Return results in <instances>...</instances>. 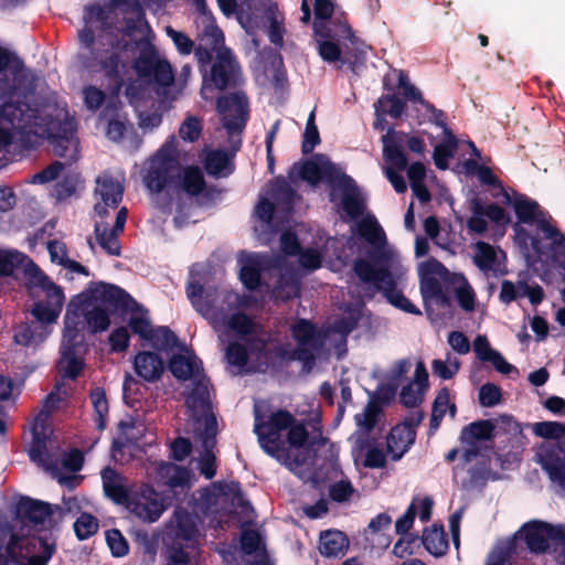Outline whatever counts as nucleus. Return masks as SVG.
Masks as SVG:
<instances>
[{
  "instance_id": "f257e3e1",
  "label": "nucleus",
  "mask_w": 565,
  "mask_h": 565,
  "mask_svg": "<svg viewBox=\"0 0 565 565\" xmlns=\"http://www.w3.org/2000/svg\"><path fill=\"white\" fill-rule=\"evenodd\" d=\"M359 235L365 239L372 249L369 260L362 257L353 262V271L364 284H372L375 290L382 292L385 299L395 308L420 316L422 311L397 289L396 280L390 269L391 256L385 250L386 236L375 217L362 220L359 223Z\"/></svg>"
},
{
  "instance_id": "f03ea898",
  "label": "nucleus",
  "mask_w": 565,
  "mask_h": 565,
  "mask_svg": "<svg viewBox=\"0 0 565 565\" xmlns=\"http://www.w3.org/2000/svg\"><path fill=\"white\" fill-rule=\"evenodd\" d=\"M186 296L192 307L215 330L226 326L241 337L254 332L255 323L248 315L242 311L231 313L244 303V298L237 292L220 290L217 287L204 288L199 281H190L186 286Z\"/></svg>"
},
{
  "instance_id": "7ed1b4c3",
  "label": "nucleus",
  "mask_w": 565,
  "mask_h": 565,
  "mask_svg": "<svg viewBox=\"0 0 565 565\" xmlns=\"http://www.w3.org/2000/svg\"><path fill=\"white\" fill-rule=\"evenodd\" d=\"M291 335L298 347L288 351L284 347L278 345L273 349L266 348L264 340H253L252 351L257 352L258 358H265L267 361L277 359L297 360L302 362L305 367L310 369L316 361V351L322 347V335L317 326L308 319H298L290 328Z\"/></svg>"
},
{
  "instance_id": "20e7f679",
  "label": "nucleus",
  "mask_w": 565,
  "mask_h": 565,
  "mask_svg": "<svg viewBox=\"0 0 565 565\" xmlns=\"http://www.w3.org/2000/svg\"><path fill=\"white\" fill-rule=\"evenodd\" d=\"M514 209L519 223L533 224L544 234V238L552 241V248L555 252L565 250V234L551 223V215L543 211L540 204L525 194L514 193L511 195V204Z\"/></svg>"
},
{
  "instance_id": "39448f33",
  "label": "nucleus",
  "mask_w": 565,
  "mask_h": 565,
  "mask_svg": "<svg viewBox=\"0 0 565 565\" xmlns=\"http://www.w3.org/2000/svg\"><path fill=\"white\" fill-rule=\"evenodd\" d=\"M203 83L217 90L234 89L244 83L243 70L231 49H223L214 55L210 71H204Z\"/></svg>"
},
{
  "instance_id": "423d86ee",
  "label": "nucleus",
  "mask_w": 565,
  "mask_h": 565,
  "mask_svg": "<svg viewBox=\"0 0 565 565\" xmlns=\"http://www.w3.org/2000/svg\"><path fill=\"white\" fill-rule=\"evenodd\" d=\"M341 173V169L327 156L318 153L312 159L295 162L288 170V179L292 183L303 180L311 184H317L323 180L334 189L335 181Z\"/></svg>"
},
{
  "instance_id": "0eeeda50",
  "label": "nucleus",
  "mask_w": 565,
  "mask_h": 565,
  "mask_svg": "<svg viewBox=\"0 0 565 565\" xmlns=\"http://www.w3.org/2000/svg\"><path fill=\"white\" fill-rule=\"evenodd\" d=\"M169 142L151 160L149 169L143 177L146 188L151 193H161L166 189L177 188L180 179V169L177 159L167 153Z\"/></svg>"
},
{
  "instance_id": "6e6552de",
  "label": "nucleus",
  "mask_w": 565,
  "mask_h": 565,
  "mask_svg": "<svg viewBox=\"0 0 565 565\" xmlns=\"http://www.w3.org/2000/svg\"><path fill=\"white\" fill-rule=\"evenodd\" d=\"M77 126L73 118L53 120L47 128V140L56 157L63 158L72 166L78 160Z\"/></svg>"
},
{
  "instance_id": "1a4fd4ad",
  "label": "nucleus",
  "mask_w": 565,
  "mask_h": 565,
  "mask_svg": "<svg viewBox=\"0 0 565 565\" xmlns=\"http://www.w3.org/2000/svg\"><path fill=\"white\" fill-rule=\"evenodd\" d=\"M33 284L45 292V299L33 303L32 315L35 318L34 322H36V324H51L56 322L65 301L63 289L53 282L44 273L38 276L33 280Z\"/></svg>"
},
{
  "instance_id": "9d476101",
  "label": "nucleus",
  "mask_w": 565,
  "mask_h": 565,
  "mask_svg": "<svg viewBox=\"0 0 565 565\" xmlns=\"http://www.w3.org/2000/svg\"><path fill=\"white\" fill-rule=\"evenodd\" d=\"M134 68L140 78L161 87H169L174 82L170 63L159 58L156 47L151 44L140 52L134 63Z\"/></svg>"
},
{
  "instance_id": "9b49d317",
  "label": "nucleus",
  "mask_w": 565,
  "mask_h": 565,
  "mask_svg": "<svg viewBox=\"0 0 565 565\" xmlns=\"http://www.w3.org/2000/svg\"><path fill=\"white\" fill-rule=\"evenodd\" d=\"M216 110L222 115V126L230 136L243 132L249 118L248 100L244 93L218 97Z\"/></svg>"
},
{
  "instance_id": "f8f14e48",
  "label": "nucleus",
  "mask_w": 565,
  "mask_h": 565,
  "mask_svg": "<svg viewBox=\"0 0 565 565\" xmlns=\"http://www.w3.org/2000/svg\"><path fill=\"white\" fill-rule=\"evenodd\" d=\"M397 135H402V131H395L393 128L387 130V134L382 136L383 142V157L390 164L385 170L386 178L393 185L397 193H404L407 190L406 182L398 173L407 168V157L402 150Z\"/></svg>"
},
{
  "instance_id": "ddd939ff",
  "label": "nucleus",
  "mask_w": 565,
  "mask_h": 565,
  "mask_svg": "<svg viewBox=\"0 0 565 565\" xmlns=\"http://www.w3.org/2000/svg\"><path fill=\"white\" fill-rule=\"evenodd\" d=\"M90 301H99L114 311L127 313L140 309V303L119 286L107 282H93L87 289Z\"/></svg>"
},
{
  "instance_id": "4468645a",
  "label": "nucleus",
  "mask_w": 565,
  "mask_h": 565,
  "mask_svg": "<svg viewBox=\"0 0 565 565\" xmlns=\"http://www.w3.org/2000/svg\"><path fill=\"white\" fill-rule=\"evenodd\" d=\"M238 279L248 291L259 290L265 286L263 275L270 268V259L260 253L242 252L237 258Z\"/></svg>"
},
{
  "instance_id": "2eb2a0df",
  "label": "nucleus",
  "mask_w": 565,
  "mask_h": 565,
  "mask_svg": "<svg viewBox=\"0 0 565 565\" xmlns=\"http://www.w3.org/2000/svg\"><path fill=\"white\" fill-rule=\"evenodd\" d=\"M210 388V380L202 375L194 380L193 387L185 397V405L199 425L198 428H206L210 417L216 419L213 413Z\"/></svg>"
},
{
  "instance_id": "dca6fc26",
  "label": "nucleus",
  "mask_w": 565,
  "mask_h": 565,
  "mask_svg": "<svg viewBox=\"0 0 565 565\" xmlns=\"http://www.w3.org/2000/svg\"><path fill=\"white\" fill-rule=\"evenodd\" d=\"M82 66L90 73L103 72L111 82L110 95L117 97L124 79L119 73V56L115 52H107L106 56H99V53L90 51L89 53L79 54Z\"/></svg>"
},
{
  "instance_id": "f3484780",
  "label": "nucleus",
  "mask_w": 565,
  "mask_h": 565,
  "mask_svg": "<svg viewBox=\"0 0 565 565\" xmlns=\"http://www.w3.org/2000/svg\"><path fill=\"white\" fill-rule=\"evenodd\" d=\"M92 306L86 290L74 296L66 306L62 341H84L86 308Z\"/></svg>"
},
{
  "instance_id": "a211bd4d",
  "label": "nucleus",
  "mask_w": 565,
  "mask_h": 565,
  "mask_svg": "<svg viewBox=\"0 0 565 565\" xmlns=\"http://www.w3.org/2000/svg\"><path fill=\"white\" fill-rule=\"evenodd\" d=\"M14 516L22 524H43L49 522L51 527L58 525L54 518L53 504L30 497H21L15 504Z\"/></svg>"
},
{
  "instance_id": "6ab92c4d",
  "label": "nucleus",
  "mask_w": 565,
  "mask_h": 565,
  "mask_svg": "<svg viewBox=\"0 0 565 565\" xmlns=\"http://www.w3.org/2000/svg\"><path fill=\"white\" fill-rule=\"evenodd\" d=\"M441 270L447 271L445 266L436 259L425 263L422 267L419 288L425 301L435 300L438 306L447 308L451 305V298L444 290L441 282L433 276V274H439Z\"/></svg>"
},
{
  "instance_id": "aec40b11",
  "label": "nucleus",
  "mask_w": 565,
  "mask_h": 565,
  "mask_svg": "<svg viewBox=\"0 0 565 565\" xmlns=\"http://www.w3.org/2000/svg\"><path fill=\"white\" fill-rule=\"evenodd\" d=\"M20 270L32 281L43 273L26 254L14 248L0 247V277H13Z\"/></svg>"
},
{
  "instance_id": "412c9836",
  "label": "nucleus",
  "mask_w": 565,
  "mask_h": 565,
  "mask_svg": "<svg viewBox=\"0 0 565 565\" xmlns=\"http://www.w3.org/2000/svg\"><path fill=\"white\" fill-rule=\"evenodd\" d=\"M536 462L552 482L565 490V450L562 446H542L536 452Z\"/></svg>"
},
{
  "instance_id": "4be33fe9",
  "label": "nucleus",
  "mask_w": 565,
  "mask_h": 565,
  "mask_svg": "<svg viewBox=\"0 0 565 565\" xmlns=\"http://www.w3.org/2000/svg\"><path fill=\"white\" fill-rule=\"evenodd\" d=\"M196 435L204 449L199 459L198 469L205 479L211 480L216 475V458L213 449L216 445L217 420L210 417L206 428H196Z\"/></svg>"
},
{
  "instance_id": "5701e85b",
  "label": "nucleus",
  "mask_w": 565,
  "mask_h": 565,
  "mask_svg": "<svg viewBox=\"0 0 565 565\" xmlns=\"http://www.w3.org/2000/svg\"><path fill=\"white\" fill-rule=\"evenodd\" d=\"M128 509L134 515L143 522L152 523L159 520L166 510V507L159 493H157L152 488H148L132 497Z\"/></svg>"
},
{
  "instance_id": "b1692460",
  "label": "nucleus",
  "mask_w": 565,
  "mask_h": 565,
  "mask_svg": "<svg viewBox=\"0 0 565 565\" xmlns=\"http://www.w3.org/2000/svg\"><path fill=\"white\" fill-rule=\"evenodd\" d=\"M96 193L102 202L95 204L94 210L102 218L108 215L107 207L117 209L124 195V185L113 175L105 173L96 179Z\"/></svg>"
},
{
  "instance_id": "393cba45",
  "label": "nucleus",
  "mask_w": 565,
  "mask_h": 565,
  "mask_svg": "<svg viewBox=\"0 0 565 565\" xmlns=\"http://www.w3.org/2000/svg\"><path fill=\"white\" fill-rule=\"evenodd\" d=\"M335 188L342 191L341 206L351 218L356 220L363 215L366 203L354 179L342 172L335 181Z\"/></svg>"
},
{
  "instance_id": "a878e982",
  "label": "nucleus",
  "mask_w": 565,
  "mask_h": 565,
  "mask_svg": "<svg viewBox=\"0 0 565 565\" xmlns=\"http://www.w3.org/2000/svg\"><path fill=\"white\" fill-rule=\"evenodd\" d=\"M84 341H61L58 369L63 377L76 380L85 367V360L81 355Z\"/></svg>"
},
{
  "instance_id": "bb28decb",
  "label": "nucleus",
  "mask_w": 565,
  "mask_h": 565,
  "mask_svg": "<svg viewBox=\"0 0 565 565\" xmlns=\"http://www.w3.org/2000/svg\"><path fill=\"white\" fill-rule=\"evenodd\" d=\"M120 109L117 97H110L99 114V120L107 121L106 136L113 141H120L127 131L128 120L121 117Z\"/></svg>"
},
{
  "instance_id": "cd10ccee",
  "label": "nucleus",
  "mask_w": 565,
  "mask_h": 565,
  "mask_svg": "<svg viewBox=\"0 0 565 565\" xmlns=\"http://www.w3.org/2000/svg\"><path fill=\"white\" fill-rule=\"evenodd\" d=\"M46 423L42 419H35L32 428V441L29 449V457L34 463L50 469L54 462L47 450Z\"/></svg>"
},
{
  "instance_id": "c85d7f7f",
  "label": "nucleus",
  "mask_w": 565,
  "mask_h": 565,
  "mask_svg": "<svg viewBox=\"0 0 565 565\" xmlns=\"http://www.w3.org/2000/svg\"><path fill=\"white\" fill-rule=\"evenodd\" d=\"M102 479L105 495L114 503L128 508L132 497L125 484V479L110 467L102 471Z\"/></svg>"
},
{
  "instance_id": "c756f323",
  "label": "nucleus",
  "mask_w": 565,
  "mask_h": 565,
  "mask_svg": "<svg viewBox=\"0 0 565 565\" xmlns=\"http://www.w3.org/2000/svg\"><path fill=\"white\" fill-rule=\"evenodd\" d=\"M416 430L403 424L395 425L387 436V451L394 461L399 460L413 446Z\"/></svg>"
},
{
  "instance_id": "7c9ffc66",
  "label": "nucleus",
  "mask_w": 565,
  "mask_h": 565,
  "mask_svg": "<svg viewBox=\"0 0 565 565\" xmlns=\"http://www.w3.org/2000/svg\"><path fill=\"white\" fill-rule=\"evenodd\" d=\"M313 32L317 40H350L354 36L350 24L342 15L324 21H315Z\"/></svg>"
},
{
  "instance_id": "2f4dec72",
  "label": "nucleus",
  "mask_w": 565,
  "mask_h": 565,
  "mask_svg": "<svg viewBox=\"0 0 565 565\" xmlns=\"http://www.w3.org/2000/svg\"><path fill=\"white\" fill-rule=\"evenodd\" d=\"M135 371L138 376L147 382H154L163 373L164 364L161 356L156 352H139L134 361Z\"/></svg>"
},
{
  "instance_id": "473e14b6",
  "label": "nucleus",
  "mask_w": 565,
  "mask_h": 565,
  "mask_svg": "<svg viewBox=\"0 0 565 565\" xmlns=\"http://www.w3.org/2000/svg\"><path fill=\"white\" fill-rule=\"evenodd\" d=\"M206 173L214 178H226L235 170L232 157L221 149L210 150L203 160Z\"/></svg>"
},
{
  "instance_id": "72a5a7b5",
  "label": "nucleus",
  "mask_w": 565,
  "mask_h": 565,
  "mask_svg": "<svg viewBox=\"0 0 565 565\" xmlns=\"http://www.w3.org/2000/svg\"><path fill=\"white\" fill-rule=\"evenodd\" d=\"M522 533L527 548L535 554L548 548L546 522L531 521L522 526Z\"/></svg>"
},
{
  "instance_id": "f704fd0d",
  "label": "nucleus",
  "mask_w": 565,
  "mask_h": 565,
  "mask_svg": "<svg viewBox=\"0 0 565 565\" xmlns=\"http://www.w3.org/2000/svg\"><path fill=\"white\" fill-rule=\"evenodd\" d=\"M269 195L278 209L289 212L294 207L296 191L290 185V180L282 175L274 178L269 183Z\"/></svg>"
},
{
  "instance_id": "c9c22d12",
  "label": "nucleus",
  "mask_w": 565,
  "mask_h": 565,
  "mask_svg": "<svg viewBox=\"0 0 565 565\" xmlns=\"http://www.w3.org/2000/svg\"><path fill=\"white\" fill-rule=\"evenodd\" d=\"M495 426L490 419H480L465 426L460 433L461 444L475 446L480 440H491Z\"/></svg>"
},
{
  "instance_id": "e433bc0d",
  "label": "nucleus",
  "mask_w": 565,
  "mask_h": 565,
  "mask_svg": "<svg viewBox=\"0 0 565 565\" xmlns=\"http://www.w3.org/2000/svg\"><path fill=\"white\" fill-rule=\"evenodd\" d=\"M175 526L170 539L185 541L186 543H196V524L192 515L185 509H175L173 512Z\"/></svg>"
},
{
  "instance_id": "4c0bfd02",
  "label": "nucleus",
  "mask_w": 565,
  "mask_h": 565,
  "mask_svg": "<svg viewBox=\"0 0 565 565\" xmlns=\"http://www.w3.org/2000/svg\"><path fill=\"white\" fill-rule=\"evenodd\" d=\"M420 543L428 553L438 557L446 554L448 541L443 525L433 524L431 527L424 530L420 536Z\"/></svg>"
},
{
  "instance_id": "58836bf2",
  "label": "nucleus",
  "mask_w": 565,
  "mask_h": 565,
  "mask_svg": "<svg viewBox=\"0 0 565 565\" xmlns=\"http://www.w3.org/2000/svg\"><path fill=\"white\" fill-rule=\"evenodd\" d=\"M349 546L347 535L339 530H328L320 534V553L327 557L343 554Z\"/></svg>"
},
{
  "instance_id": "ea45409f",
  "label": "nucleus",
  "mask_w": 565,
  "mask_h": 565,
  "mask_svg": "<svg viewBox=\"0 0 565 565\" xmlns=\"http://www.w3.org/2000/svg\"><path fill=\"white\" fill-rule=\"evenodd\" d=\"M24 543L26 547L32 546L39 550L38 553L28 557L26 565H46L56 551L55 541L50 542L47 537L43 536H32L25 541L23 540L21 545Z\"/></svg>"
},
{
  "instance_id": "a19ab883",
  "label": "nucleus",
  "mask_w": 565,
  "mask_h": 565,
  "mask_svg": "<svg viewBox=\"0 0 565 565\" xmlns=\"http://www.w3.org/2000/svg\"><path fill=\"white\" fill-rule=\"evenodd\" d=\"M178 186L191 196L200 195L205 188V180L202 171L196 166L186 167L183 170L182 178L178 181Z\"/></svg>"
},
{
  "instance_id": "79ce46f5",
  "label": "nucleus",
  "mask_w": 565,
  "mask_h": 565,
  "mask_svg": "<svg viewBox=\"0 0 565 565\" xmlns=\"http://www.w3.org/2000/svg\"><path fill=\"white\" fill-rule=\"evenodd\" d=\"M95 236L99 246L111 256H119L121 246L118 239L120 232H115L114 228H108L107 223L95 224Z\"/></svg>"
},
{
  "instance_id": "37998d69",
  "label": "nucleus",
  "mask_w": 565,
  "mask_h": 565,
  "mask_svg": "<svg viewBox=\"0 0 565 565\" xmlns=\"http://www.w3.org/2000/svg\"><path fill=\"white\" fill-rule=\"evenodd\" d=\"M194 547L195 543L170 539V542H166L168 565H189L191 555L188 550Z\"/></svg>"
},
{
  "instance_id": "c03bdc74",
  "label": "nucleus",
  "mask_w": 565,
  "mask_h": 565,
  "mask_svg": "<svg viewBox=\"0 0 565 565\" xmlns=\"http://www.w3.org/2000/svg\"><path fill=\"white\" fill-rule=\"evenodd\" d=\"M169 370L175 379L186 381L198 372V362L195 356L174 354L169 361Z\"/></svg>"
},
{
  "instance_id": "a18cd8bd",
  "label": "nucleus",
  "mask_w": 565,
  "mask_h": 565,
  "mask_svg": "<svg viewBox=\"0 0 565 565\" xmlns=\"http://www.w3.org/2000/svg\"><path fill=\"white\" fill-rule=\"evenodd\" d=\"M457 147V137L451 132V130H447L446 139L434 148L433 158L437 169H448V161L454 157Z\"/></svg>"
},
{
  "instance_id": "49530a36",
  "label": "nucleus",
  "mask_w": 565,
  "mask_h": 565,
  "mask_svg": "<svg viewBox=\"0 0 565 565\" xmlns=\"http://www.w3.org/2000/svg\"><path fill=\"white\" fill-rule=\"evenodd\" d=\"M143 340L158 351L172 350L178 344V337L166 326L152 328Z\"/></svg>"
},
{
  "instance_id": "de8ad7c7",
  "label": "nucleus",
  "mask_w": 565,
  "mask_h": 565,
  "mask_svg": "<svg viewBox=\"0 0 565 565\" xmlns=\"http://www.w3.org/2000/svg\"><path fill=\"white\" fill-rule=\"evenodd\" d=\"M110 326V317L108 311L100 307L94 306L86 308L85 327L89 333L96 334L106 331Z\"/></svg>"
},
{
  "instance_id": "09e8293b",
  "label": "nucleus",
  "mask_w": 565,
  "mask_h": 565,
  "mask_svg": "<svg viewBox=\"0 0 565 565\" xmlns=\"http://www.w3.org/2000/svg\"><path fill=\"white\" fill-rule=\"evenodd\" d=\"M468 477L461 481L465 490L482 489L490 475V466L487 461H480L467 470Z\"/></svg>"
},
{
  "instance_id": "8fccbe9b",
  "label": "nucleus",
  "mask_w": 565,
  "mask_h": 565,
  "mask_svg": "<svg viewBox=\"0 0 565 565\" xmlns=\"http://www.w3.org/2000/svg\"><path fill=\"white\" fill-rule=\"evenodd\" d=\"M471 211L473 214H483L495 224L505 225L510 222V217L503 207L495 203L484 205L478 196L471 200Z\"/></svg>"
},
{
  "instance_id": "3c124183",
  "label": "nucleus",
  "mask_w": 565,
  "mask_h": 565,
  "mask_svg": "<svg viewBox=\"0 0 565 565\" xmlns=\"http://www.w3.org/2000/svg\"><path fill=\"white\" fill-rule=\"evenodd\" d=\"M89 397L95 412L94 420L96 428L98 430H104L107 425V415L109 411L105 390L102 387H96L90 392Z\"/></svg>"
},
{
  "instance_id": "603ef678",
  "label": "nucleus",
  "mask_w": 565,
  "mask_h": 565,
  "mask_svg": "<svg viewBox=\"0 0 565 565\" xmlns=\"http://www.w3.org/2000/svg\"><path fill=\"white\" fill-rule=\"evenodd\" d=\"M376 116L390 115L392 118H401L403 115L406 104L395 94L383 95L374 104Z\"/></svg>"
},
{
  "instance_id": "864d4df0",
  "label": "nucleus",
  "mask_w": 565,
  "mask_h": 565,
  "mask_svg": "<svg viewBox=\"0 0 565 565\" xmlns=\"http://www.w3.org/2000/svg\"><path fill=\"white\" fill-rule=\"evenodd\" d=\"M98 529V519L87 512H82L73 524V530L78 541H85L94 536Z\"/></svg>"
},
{
  "instance_id": "5fc2aeb1",
  "label": "nucleus",
  "mask_w": 565,
  "mask_h": 565,
  "mask_svg": "<svg viewBox=\"0 0 565 565\" xmlns=\"http://www.w3.org/2000/svg\"><path fill=\"white\" fill-rule=\"evenodd\" d=\"M275 297L288 301L300 296V282L294 275H280L277 287L274 290Z\"/></svg>"
},
{
  "instance_id": "6e6d98bb",
  "label": "nucleus",
  "mask_w": 565,
  "mask_h": 565,
  "mask_svg": "<svg viewBox=\"0 0 565 565\" xmlns=\"http://www.w3.org/2000/svg\"><path fill=\"white\" fill-rule=\"evenodd\" d=\"M476 266L484 271L494 268L497 262V253L492 245L486 242H478L476 244V255L473 257Z\"/></svg>"
},
{
  "instance_id": "4d7b16f0",
  "label": "nucleus",
  "mask_w": 565,
  "mask_h": 565,
  "mask_svg": "<svg viewBox=\"0 0 565 565\" xmlns=\"http://www.w3.org/2000/svg\"><path fill=\"white\" fill-rule=\"evenodd\" d=\"M135 17L127 18L125 21V34L131 36L135 32L151 31L146 19V12L141 4L136 0L131 7Z\"/></svg>"
},
{
  "instance_id": "13d9d810",
  "label": "nucleus",
  "mask_w": 565,
  "mask_h": 565,
  "mask_svg": "<svg viewBox=\"0 0 565 565\" xmlns=\"http://www.w3.org/2000/svg\"><path fill=\"white\" fill-rule=\"evenodd\" d=\"M129 312L131 316L128 320V327L132 333L138 334L143 340L152 329L148 310L140 303L139 310Z\"/></svg>"
},
{
  "instance_id": "bf43d9fd",
  "label": "nucleus",
  "mask_w": 565,
  "mask_h": 565,
  "mask_svg": "<svg viewBox=\"0 0 565 565\" xmlns=\"http://www.w3.org/2000/svg\"><path fill=\"white\" fill-rule=\"evenodd\" d=\"M225 360L231 366L243 370L249 360V351L245 344L237 341L230 342L225 350Z\"/></svg>"
},
{
  "instance_id": "052dcab7",
  "label": "nucleus",
  "mask_w": 565,
  "mask_h": 565,
  "mask_svg": "<svg viewBox=\"0 0 565 565\" xmlns=\"http://www.w3.org/2000/svg\"><path fill=\"white\" fill-rule=\"evenodd\" d=\"M422 547L420 536L416 533L403 534L394 544L393 554L398 558H404L417 553Z\"/></svg>"
},
{
  "instance_id": "680f3d73",
  "label": "nucleus",
  "mask_w": 565,
  "mask_h": 565,
  "mask_svg": "<svg viewBox=\"0 0 565 565\" xmlns=\"http://www.w3.org/2000/svg\"><path fill=\"white\" fill-rule=\"evenodd\" d=\"M381 412V406L375 401H370L364 411L355 415L356 425L366 434L371 433L376 426Z\"/></svg>"
},
{
  "instance_id": "e2e57ef3",
  "label": "nucleus",
  "mask_w": 565,
  "mask_h": 565,
  "mask_svg": "<svg viewBox=\"0 0 565 565\" xmlns=\"http://www.w3.org/2000/svg\"><path fill=\"white\" fill-rule=\"evenodd\" d=\"M320 142L321 139L318 127L316 125V115L315 110H312L307 119L301 143V152L303 154H310Z\"/></svg>"
},
{
  "instance_id": "0e129e2a",
  "label": "nucleus",
  "mask_w": 565,
  "mask_h": 565,
  "mask_svg": "<svg viewBox=\"0 0 565 565\" xmlns=\"http://www.w3.org/2000/svg\"><path fill=\"white\" fill-rule=\"evenodd\" d=\"M295 422L296 418L290 412L286 409H278L269 416L267 422L262 423L260 426L279 434L282 430L288 429Z\"/></svg>"
},
{
  "instance_id": "69168bd1",
  "label": "nucleus",
  "mask_w": 565,
  "mask_h": 565,
  "mask_svg": "<svg viewBox=\"0 0 565 565\" xmlns=\"http://www.w3.org/2000/svg\"><path fill=\"white\" fill-rule=\"evenodd\" d=\"M264 429L265 428L260 426V424H255L254 431L258 437L260 447L264 449L266 454L274 457L280 450L279 434H276L275 431H270L268 429L267 431H264Z\"/></svg>"
},
{
  "instance_id": "338daca9",
  "label": "nucleus",
  "mask_w": 565,
  "mask_h": 565,
  "mask_svg": "<svg viewBox=\"0 0 565 565\" xmlns=\"http://www.w3.org/2000/svg\"><path fill=\"white\" fill-rule=\"evenodd\" d=\"M202 42L214 50L215 55H217V52H221L223 49H228L225 45L224 32L214 22L204 28Z\"/></svg>"
},
{
  "instance_id": "774afa93",
  "label": "nucleus",
  "mask_w": 565,
  "mask_h": 565,
  "mask_svg": "<svg viewBox=\"0 0 565 565\" xmlns=\"http://www.w3.org/2000/svg\"><path fill=\"white\" fill-rule=\"evenodd\" d=\"M83 99L86 108L93 113L97 111L103 105L105 107L109 100L106 93L94 85H87L83 88Z\"/></svg>"
}]
</instances>
